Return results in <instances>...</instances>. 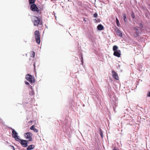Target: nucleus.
<instances>
[{
  "label": "nucleus",
  "mask_w": 150,
  "mask_h": 150,
  "mask_svg": "<svg viewBox=\"0 0 150 150\" xmlns=\"http://www.w3.org/2000/svg\"><path fill=\"white\" fill-rule=\"evenodd\" d=\"M113 150H117L116 149H114Z\"/></svg>",
  "instance_id": "c85d7f7f"
},
{
  "label": "nucleus",
  "mask_w": 150,
  "mask_h": 150,
  "mask_svg": "<svg viewBox=\"0 0 150 150\" xmlns=\"http://www.w3.org/2000/svg\"><path fill=\"white\" fill-rule=\"evenodd\" d=\"M35 1V0H29V3L30 4H34Z\"/></svg>",
  "instance_id": "dca6fc26"
},
{
  "label": "nucleus",
  "mask_w": 150,
  "mask_h": 150,
  "mask_svg": "<svg viewBox=\"0 0 150 150\" xmlns=\"http://www.w3.org/2000/svg\"><path fill=\"white\" fill-rule=\"evenodd\" d=\"M113 55L118 57H120L121 55V51L120 50L115 51L114 52Z\"/></svg>",
  "instance_id": "6e6552de"
},
{
  "label": "nucleus",
  "mask_w": 150,
  "mask_h": 150,
  "mask_svg": "<svg viewBox=\"0 0 150 150\" xmlns=\"http://www.w3.org/2000/svg\"><path fill=\"white\" fill-rule=\"evenodd\" d=\"M54 16L55 17V18H56V16Z\"/></svg>",
  "instance_id": "473e14b6"
},
{
  "label": "nucleus",
  "mask_w": 150,
  "mask_h": 150,
  "mask_svg": "<svg viewBox=\"0 0 150 150\" xmlns=\"http://www.w3.org/2000/svg\"><path fill=\"white\" fill-rule=\"evenodd\" d=\"M29 88H30L32 90H33L32 88V87L31 86H29Z\"/></svg>",
  "instance_id": "a878e982"
},
{
  "label": "nucleus",
  "mask_w": 150,
  "mask_h": 150,
  "mask_svg": "<svg viewBox=\"0 0 150 150\" xmlns=\"http://www.w3.org/2000/svg\"><path fill=\"white\" fill-rule=\"evenodd\" d=\"M147 96L149 97H150V91L148 93Z\"/></svg>",
  "instance_id": "b1692460"
},
{
  "label": "nucleus",
  "mask_w": 150,
  "mask_h": 150,
  "mask_svg": "<svg viewBox=\"0 0 150 150\" xmlns=\"http://www.w3.org/2000/svg\"><path fill=\"white\" fill-rule=\"evenodd\" d=\"M94 20L95 21H96V19H94Z\"/></svg>",
  "instance_id": "cd10ccee"
},
{
  "label": "nucleus",
  "mask_w": 150,
  "mask_h": 150,
  "mask_svg": "<svg viewBox=\"0 0 150 150\" xmlns=\"http://www.w3.org/2000/svg\"><path fill=\"white\" fill-rule=\"evenodd\" d=\"M30 129L33 130L35 132H38V129L35 128V126L34 125L31 127Z\"/></svg>",
  "instance_id": "9b49d317"
},
{
  "label": "nucleus",
  "mask_w": 150,
  "mask_h": 150,
  "mask_svg": "<svg viewBox=\"0 0 150 150\" xmlns=\"http://www.w3.org/2000/svg\"><path fill=\"white\" fill-rule=\"evenodd\" d=\"M103 26L101 24H99L97 26V29L99 30H102L103 29Z\"/></svg>",
  "instance_id": "ddd939ff"
},
{
  "label": "nucleus",
  "mask_w": 150,
  "mask_h": 150,
  "mask_svg": "<svg viewBox=\"0 0 150 150\" xmlns=\"http://www.w3.org/2000/svg\"><path fill=\"white\" fill-rule=\"evenodd\" d=\"M116 22L117 25L118 26H119V25L120 24V23H119V20H118V19H117V18H116Z\"/></svg>",
  "instance_id": "a211bd4d"
},
{
  "label": "nucleus",
  "mask_w": 150,
  "mask_h": 150,
  "mask_svg": "<svg viewBox=\"0 0 150 150\" xmlns=\"http://www.w3.org/2000/svg\"><path fill=\"white\" fill-rule=\"evenodd\" d=\"M25 83L26 85H29V83L28 82H27V81H25Z\"/></svg>",
  "instance_id": "393cba45"
},
{
  "label": "nucleus",
  "mask_w": 150,
  "mask_h": 150,
  "mask_svg": "<svg viewBox=\"0 0 150 150\" xmlns=\"http://www.w3.org/2000/svg\"><path fill=\"white\" fill-rule=\"evenodd\" d=\"M112 75L114 78L116 80H118L119 79L117 73L114 71H112Z\"/></svg>",
  "instance_id": "1a4fd4ad"
},
{
  "label": "nucleus",
  "mask_w": 150,
  "mask_h": 150,
  "mask_svg": "<svg viewBox=\"0 0 150 150\" xmlns=\"http://www.w3.org/2000/svg\"><path fill=\"white\" fill-rule=\"evenodd\" d=\"M34 146L33 145H30L27 147V149L28 150H32L34 148Z\"/></svg>",
  "instance_id": "f8f14e48"
},
{
  "label": "nucleus",
  "mask_w": 150,
  "mask_h": 150,
  "mask_svg": "<svg viewBox=\"0 0 150 150\" xmlns=\"http://www.w3.org/2000/svg\"><path fill=\"white\" fill-rule=\"evenodd\" d=\"M123 17V20L125 22L127 21V19L126 18V15L125 14L123 13L122 15Z\"/></svg>",
  "instance_id": "2eb2a0df"
},
{
  "label": "nucleus",
  "mask_w": 150,
  "mask_h": 150,
  "mask_svg": "<svg viewBox=\"0 0 150 150\" xmlns=\"http://www.w3.org/2000/svg\"><path fill=\"white\" fill-rule=\"evenodd\" d=\"M22 146L24 147H26L28 146L27 141L25 140L21 139L20 142Z\"/></svg>",
  "instance_id": "0eeeda50"
},
{
  "label": "nucleus",
  "mask_w": 150,
  "mask_h": 150,
  "mask_svg": "<svg viewBox=\"0 0 150 150\" xmlns=\"http://www.w3.org/2000/svg\"><path fill=\"white\" fill-rule=\"evenodd\" d=\"M34 25H38L40 23V19L37 17H34Z\"/></svg>",
  "instance_id": "423d86ee"
},
{
  "label": "nucleus",
  "mask_w": 150,
  "mask_h": 150,
  "mask_svg": "<svg viewBox=\"0 0 150 150\" xmlns=\"http://www.w3.org/2000/svg\"><path fill=\"white\" fill-rule=\"evenodd\" d=\"M84 21H86V20H85V19H84Z\"/></svg>",
  "instance_id": "c756f323"
},
{
  "label": "nucleus",
  "mask_w": 150,
  "mask_h": 150,
  "mask_svg": "<svg viewBox=\"0 0 150 150\" xmlns=\"http://www.w3.org/2000/svg\"><path fill=\"white\" fill-rule=\"evenodd\" d=\"M54 16L55 17V18H56V16Z\"/></svg>",
  "instance_id": "72a5a7b5"
},
{
  "label": "nucleus",
  "mask_w": 150,
  "mask_h": 150,
  "mask_svg": "<svg viewBox=\"0 0 150 150\" xmlns=\"http://www.w3.org/2000/svg\"><path fill=\"white\" fill-rule=\"evenodd\" d=\"M54 16L55 17V18H56V16Z\"/></svg>",
  "instance_id": "7c9ffc66"
},
{
  "label": "nucleus",
  "mask_w": 150,
  "mask_h": 150,
  "mask_svg": "<svg viewBox=\"0 0 150 150\" xmlns=\"http://www.w3.org/2000/svg\"><path fill=\"white\" fill-rule=\"evenodd\" d=\"M32 52V56L31 57H34L35 56V52Z\"/></svg>",
  "instance_id": "4be33fe9"
},
{
  "label": "nucleus",
  "mask_w": 150,
  "mask_h": 150,
  "mask_svg": "<svg viewBox=\"0 0 150 150\" xmlns=\"http://www.w3.org/2000/svg\"><path fill=\"white\" fill-rule=\"evenodd\" d=\"M30 8L33 11H36L38 12H39V10L35 4H32L30 6Z\"/></svg>",
  "instance_id": "20e7f679"
},
{
  "label": "nucleus",
  "mask_w": 150,
  "mask_h": 150,
  "mask_svg": "<svg viewBox=\"0 0 150 150\" xmlns=\"http://www.w3.org/2000/svg\"><path fill=\"white\" fill-rule=\"evenodd\" d=\"M32 134L30 132L25 133L24 134V136L27 139H28L29 141L32 140Z\"/></svg>",
  "instance_id": "39448f33"
},
{
  "label": "nucleus",
  "mask_w": 150,
  "mask_h": 150,
  "mask_svg": "<svg viewBox=\"0 0 150 150\" xmlns=\"http://www.w3.org/2000/svg\"><path fill=\"white\" fill-rule=\"evenodd\" d=\"M93 16H94V17H95V18H96V17H97V16H98V14H97V13H95L94 14V15H93Z\"/></svg>",
  "instance_id": "412c9836"
},
{
  "label": "nucleus",
  "mask_w": 150,
  "mask_h": 150,
  "mask_svg": "<svg viewBox=\"0 0 150 150\" xmlns=\"http://www.w3.org/2000/svg\"><path fill=\"white\" fill-rule=\"evenodd\" d=\"M10 147H11L12 149L13 150H15L14 147L12 146H10Z\"/></svg>",
  "instance_id": "5701e85b"
},
{
  "label": "nucleus",
  "mask_w": 150,
  "mask_h": 150,
  "mask_svg": "<svg viewBox=\"0 0 150 150\" xmlns=\"http://www.w3.org/2000/svg\"><path fill=\"white\" fill-rule=\"evenodd\" d=\"M100 135L101 137L103 138V132H102L101 129H100Z\"/></svg>",
  "instance_id": "aec40b11"
},
{
  "label": "nucleus",
  "mask_w": 150,
  "mask_h": 150,
  "mask_svg": "<svg viewBox=\"0 0 150 150\" xmlns=\"http://www.w3.org/2000/svg\"><path fill=\"white\" fill-rule=\"evenodd\" d=\"M26 79L30 82L31 83H34L35 82L34 79L31 75L28 74L26 75L25 76Z\"/></svg>",
  "instance_id": "7ed1b4c3"
},
{
  "label": "nucleus",
  "mask_w": 150,
  "mask_h": 150,
  "mask_svg": "<svg viewBox=\"0 0 150 150\" xmlns=\"http://www.w3.org/2000/svg\"><path fill=\"white\" fill-rule=\"evenodd\" d=\"M139 28L138 27H135L134 28V30H135V31H136V32H137V33H138L139 32Z\"/></svg>",
  "instance_id": "f3484780"
},
{
  "label": "nucleus",
  "mask_w": 150,
  "mask_h": 150,
  "mask_svg": "<svg viewBox=\"0 0 150 150\" xmlns=\"http://www.w3.org/2000/svg\"><path fill=\"white\" fill-rule=\"evenodd\" d=\"M34 93L33 90H32V91L29 92V94L31 96L33 95Z\"/></svg>",
  "instance_id": "6ab92c4d"
},
{
  "label": "nucleus",
  "mask_w": 150,
  "mask_h": 150,
  "mask_svg": "<svg viewBox=\"0 0 150 150\" xmlns=\"http://www.w3.org/2000/svg\"><path fill=\"white\" fill-rule=\"evenodd\" d=\"M54 16L55 17V18H56V16Z\"/></svg>",
  "instance_id": "2f4dec72"
},
{
  "label": "nucleus",
  "mask_w": 150,
  "mask_h": 150,
  "mask_svg": "<svg viewBox=\"0 0 150 150\" xmlns=\"http://www.w3.org/2000/svg\"><path fill=\"white\" fill-rule=\"evenodd\" d=\"M11 129L12 130V137L14 138L16 140L20 142V140H21V139L20 138V137L18 135V133L16 132L14 129L11 128Z\"/></svg>",
  "instance_id": "f257e3e1"
},
{
  "label": "nucleus",
  "mask_w": 150,
  "mask_h": 150,
  "mask_svg": "<svg viewBox=\"0 0 150 150\" xmlns=\"http://www.w3.org/2000/svg\"><path fill=\"white\" fill-rule=\"evenodd\" d=\"M118 49V47L116 45H114L113 47V50L114 51V52L118 50H117Z\"/></svg>",
  "instance_id": "4468645a"
},
{
  "label": "nucleus",
  "mask_w": 150,
  "mask_h": 150,
  "mask_svg": "<svg viewBox=\"0 0 150 150\" xmlns=\"http://www.w3.org/2000/svg\"><path fill=\"white\" fill-rule=\"evenodd\" d=\"M81 62H83V61H82V60H81Z\"/></svg>",
  "instance_id": "f704fd0d"
},
{
  "label": "nucleus",
  "mask_w": 150,
  "mask_h": 150,
  "mask_svg": "<svg viewBox=\"0 0 150 150\" xmlns=\"http://www.w3.org/2000/svg\"><path fill=\"white\" fill-rule=\"evenodd\" d=\"M116 32L117 35H119L120 37L122 36V34L121 31L118 28H117L116 30Z\"/></svg>",
  "instance_id": "9d476101"
},
{
  "label": "nucleus",
  "mask_w": 150,
  "mask_h": 150,
  "mask_svg": "<svg viewBox=\"0 0 150 150\" xmlns=\"http://www.w3.org/2000/svg\"><path fill=\"white\" fill-rule=\"evenodd\" d=\"M35 36L36 42L38 44L40 43V34L39 31L36 30L35 32Z\"/></svg>",
  "instance_id": "f03ea898"
},
{
  "label": "nucleus",
  "mask_w": 150,
  "mask_h": 150,
  "mask_svg": "<svg viewBox=\"0 0 150 150\" xmlns=\"http://www.w3.org/2000/svg\"><path fill=\"white\" fill-rule=\"evenodd\" d=\"M132 17L133 18H135L134 16V15H132Z\"/></svg>",
  "instance_id": "bb28decb"
}]
</instances>
